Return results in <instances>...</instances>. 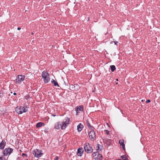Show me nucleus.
<instances>
[{"label":"nucleus","mask_w":160,"mask_h":160,"mask_svg":"<svg viewBox=\"0 0 160 160\" xmlns=\"http://www.w3.org/2000/svg\"><path fill=\"white\" fill-rule=\"evenodd\" d=\"M70 121V119L68 118H66L62 122H59L56 123L55 124L54 128L56 129H59L61 128L62 129H65L67 126L69 122Z\"/></svg>","instance_id":"nucleus-1"},{"label":"nucleus","mask_w":160,"mask_h":160,"mask_svg":"<svg viewBox=\"0 0 160 160\" xmlns=\"http://www.w3.org/2000/svg\"><path fill=\"white\" fill-rule=\"evenodd\" d=\"M42 78H43V81L45 83H48L50 80L49 75L47 72L43 71L42 73Z\"/></svg>","instance_id":"nucleus-2"},{"label":"nucleus","mask_w":160,"mask_h":160,"mask_svg":"<svg viewBox=\"0 0 160 160\" xmlns=\"http://www.w3.org/2000/svg\"><path fill=\"white\" fill-rule=\"evenodd\" d=\"M84 146L85 151L87 153H90L92 152L93 149L90 146V144L89 143H86L84 144Z\"/></svg>","instance_id":"nucleus-3"},{"label":"nucleus","mask_w":160,"mask_h":160,"mask_svg":"<svg viewBox=\"0 0 160 160\" xmlns=\"http://www.w3.org/2000/svg\"><path fill=\"white\" fill-rule=\"evenodd\" d=\"M16 111L18 114H22L23 112H26L27 110L23 107H18L15 109Z\"/></svg>","instance_id":"nucleus-4"},{"label":"nucleus","mask_w":160,"mask_h":160,"mask_svg":"<svg viewBox=\"0 0 160 160\" xmlns=\"http://www.w3.org/2000/svg\"><path fill=\"white\" fill-rule=\"evenodd\" d=\"M42 150L36 149L33 151V154L34 156V157L37 158H39L42 156L43 153L41 152Z\"/></svg>","instance_id":"nucleus-5"},{"label":"nucleus","mask_w":160,"mask_h":160,"mask_svg":"<svg viewBox=\"0 0 160 160\" xmlns=\"http://www.w3.org/2000/svg\"><path fill=\"white\" fill-rule=\"evenodd\" d=\"M92 155L95 160H101L102 159V157L101 154L98 152H93Z\"/></svg>","instance_id":"nucleus-6"},{"label":"nucleus","mask_w":160,"mask_h":160,"mask_svg":"<svg viewBox=\"0 0 160 160\" xmlns=\"http://www.w3.org/2000/svg\"><path fill=\"white\" fill-rule=\"evenodd\" d=\"M89 133V136L91 140H94L95 139V133L93 130H91Z\"/></svg>","instance_id":"nucleus-7"},{"label":"nucleus","mask_w":160,"mask_h":160,"mask_svg":"<svg viewBox=\"0 0 160 160\" xmlns=\"http://www.w3.org/2000/svg\"><path fill=\"white\" fill-rule=\"evenodd\" d=\"M13 151V149L11 148H6L3 151V154L5 156L10 155Z\"/></svg>","instance_id":"nucleus-8"},{"label":"nucleus","mask_w":160,"mask_h":160,"mask_svg":"<svg viewBox=\"0 0 160 160\" xmlns=\"http://www.w3.org/2000/svg\"><path fill=\"white\" fill-rule=\"evenodd\" d=\"M25 78V77L24 76L22 75H19L18 76L16 79V83H20Z\"/></svg>","instance_id":"nucleus-9"},{"label":"nucleus","mask_w":160,"mask_h":160,"mask_svg":"<svg viewBox=\"0 0 160 160\" xmlns=\"http://www.w3.org/2000/svg\"><path fill=\"white\" fill-rule=\"evenodd\" d=\"M84 150L82 148H78L77 152V155L79 156H81L83 153Z\"/></svg>","instance_id":"nucleus-10"},{"label":"nucleus","mask_w":160,"mask_h":160,"mask_svg":"<svg viewBox=\"0 0 160 160\" xmlns=\"http://www.w3.org/2000/svg\"><path fill=\"white\" fill-rule=\"evenodd\" d=\"M77 114V115L78 113H79L80 111H83V107L82 106H80L79 107H78L75 108Z\"/></svg>","instance_id":"nucleus-11"},{"label":"nucleus","mask_w":160,"mask_h":160,"mask_svg":"<svg viewBox=\"0 0 160 160\" xmlns=\"http://www.w3.org/2000/svg\"><path fill=\"white\" fill-rule=\"evenodd\" d=\"M104 142L107 145L109 146L111 143V140L108 139H105L103 140Z\"/></svg>","instance_id":"nucleus-12"},{"label":"nucleus","mask_w":160,"mask_h":160,"mask_svg":"<svg viewBox=\"0 0 160 160\" xmlns=\"http://www.w3.org/2000/svg\"><path fill=\"white\" fill-rule=\"evenodd\" d=\"M119 143L120 145L122 146L123 150H125V145L124 143V140L123 139L120 140L119 141Z\"/></svg>","instance_id":"nucleus-13"},{"label":"nucleus","mask_w":160,"mask_h":160,"mask_svg":"<svg viewBox=\"0 0 160 160\" xmlns=\"http://www.w3.org/2000/svg\"><path fill=\"white\" fill-rule=\"evenodd\" d=\"M83 128V126L81 123L77 126V130L79 132L81 131L82 128Z\"/></svg>","instance_id":"nucleus-14"},{"label":"nucleus","mask_w":160,"mask_h":160,"mask_svg":"<svg viewBox=\"0 0 160 160\" xmlns=\"http://www.w3.org/2000/svg\"><path fill=\"white\" fill-rule=\"evenodd\" d=\"M6 142L5 141L2 140L0 143V149H3L5 146V145Z\"/></svg>","instance_id":"nucleus-15"},{"label":"nucleus","mask_w":160,"mask_h":160,"mask_svg":"<svg viewBox=\"0 0 160 160\" xmlns=\"http://www.w3.org/2000/svg\"><path fill=\"white\" fill-rule=\"evenodd\" d=\"M44 125V123L41 122L37 123L36 125V127L38 128L41 127Z\"/></svg>","instance_id":"nucleus-16"},{"label":"nucleus","mask_w":160,"mask_h":160,"mask_svg":"<svg viewBox=\"0 0 160 160\" xmlns=\"http://www.w3.org/2000/svg\"><path fill=\"white\" fill-rule=\"evenodd\" d=\"M86 122L87 125L89 128V129L91 130H93V129L94 128V127L91 125L90 123L87 120Z\"/></svg>","instance_id":"nucleus-17"},{"label":"nucleus","mask_w":160,"mask_h":160,"mask_svg":"<svg viewBox=\"0 0 160 160\" xmlns=\"http://www.w3.org/2000/svg\"><path fill=\"white\" fill-rule=\"evenodd\" d=\"M52 83L54 84L55 86H57L58 87H59V85L58 84L57 82L55 80L52 79V81H51Z\"/></svg>","instance_id":"nucleus-18"},{"label":"nucleus","mask_w":160,"mask_h":160,"mask_svg":"<svg viewBox=\"0 0 160 160\" xmlns=\"http://www.w3.org/2000/svg\"><path fill=\"white\" fill-rule=\"evenodd\" d=\"M111 70L112 72H113L116 69V67L114 65H112L110 66Z\"/></svg>","instance_id":"nucleus-19"},{"label":"nucleus","mask_w":160,"mask_h":160,"mask_svg":"<svg viewBox=\"0 0 160 160\" xmlns=\"http://www.w3.org/2000/svg\"><path fill=\"white\" fill-rule=\"evenodd\" d=\"M104 132H105L106 134H107V135L109 134V131L108 130H105L104 131Z\"/></svg>","instance_id":"nucleus-20"},{"label":"nucleus","mask_w":160,"mask_h":160,"mask_svg":"<svg viewBox=\"0 0 160 160\" xmlns=\"http://www.w3.org/2000/svg\"><path fill=\"white\" fill-rule=\"evenodd\" d=\"M121 158L122 159H123V160H125V159H127L126 158V156L125 155H123L121 156Z\"/></svg>","instance_id":"nucleus-21"},{"label":"nucleus","mask_w":160,"mask_h":160,"mask_svg":"<svg viewBox=\"0 0 160 160\" xmlns=\"http://www.w3.org/2000/svg\"><path fill=\"white\" fill-rule=\"evenodd\" d=\"M97 149H98V150H101V149H100V147H99V144H97Z\"/></svg>","instance_id":"nucleus-22"},{"label":"nucleus","mask_w":160,"mask_h":160,"mask_svg":"<svg viewBox=\"0 0 160 160\" xmlns=\"http://www.w3.org/2000/svg\"><path fill=\"white\" fill-rule=\"evenodd\" d=\"M22 157H24V156H27V155L26 154H25V153H23L22 154Z\"/></svg>","instance_id":"nucleus-23"},{"label":"nucleus","mask_w":160,"mask_h":160,"mask_svg":"<svg viewBox=\"0 0 160 160\" xmlns=\"http://www.w3.org/2000/svg\"><path fill=\"white\" fill-rule=\"evenodd\" d=\"M54 160H58V156H56L55 157Z\"/></svg>","instance_id":"nucleus-24"},{"label":"nucleus","mask_w":160,"mask_h":160,"mask_svg":"<svg viewBox=\"0 0 160 160\" xmlns=\"http://www.w3.org/2000/svg\"><path fill=\"white\" fill-rule=\"evenodd\" d=\"M0 160H5V159L2 157H0Z\"/></svg>","instance_id":"nucleus-25"},{"label":"nucleus","mask_w":160,"mask_h":160,"mask_svg":"<svg viewBox=\"0 0 160 160\" xmlns=\"http://www.w3.org/2000/svg\"><path fill=\"white\" fill-rule=\"evenodd\" d=\"M150 102V100L149 99L147 100V101H146V103H147L149 102Z\"/></svg>","instance_id":"nucleus-26"},{"label":"nucleus","mask_w":160,"mask_h":160,"mask_svg":"<svg viewBox=\"0 0 160 160\" xmlns=\"http://www.w3.org/2000/svg\"><path fill=\"white\" fill-rule=\"evenodd\" d=\"M118 42L116 41H114V43L116 45H117V43H118Z\"/></svg>","instance_id":"nucleus-27"},{"label":"nucleus","mask_w":160,"mask_h":160,"mask_svg":"<svg viewBox=\"0 0 160 160\" xmlns=\"http://www.w3.org/2000/svg\"><path fill=\"white\" fill-rule=\"evenodd\" d=\"M21 29V28H20V27H18V30H20Z\"/></svg>","instance_id":"nucleus-28"},{"label":"nucleus","mask_w":160,"mask_h":160,"mask_svg":"<svg viewBox=\"0 0 160 160\" xmlns=\"http://www.w3.org/2000/svg\"><path fill=\"white\" fill-rule=\"evenodd\" d=\"M13 95H16V93H15V92H14V93H13Z\"/></svg>","instance_id":"nucleus-29"},{"label":"nucleus","mask_w":160,"mask_h":160,"mask_svg":"<svg viewBox=\"0 0 160 160\" xmlns=\"http://www.w3.org/2000/svg\"><path fill=\"white\" fill-rule=\"evenodd\" d=\"M52 116H56V115H54L53 114V115H52Z\"/></svg>","instance_id":"nucleus-30"},{"label":"nucleus","mask_w":160,"mask_h":160,"mask_svg":"<svg viewBox=\"0 0 160 160\" xmlns=\"http://www.w3.org/2000/svg\"><path fill=\"white\" fill-rule=\"evenodd\" d=\"M31 34H32V35H33V32H32L31 33Z\"/></svg>","instance_id":"nucleus-31"},{"label":"nucleus","mask_w":160,"mask_h":160,"mask_svg":"<svg viewBox=\"0 0 160 160\" xmlns=\"http://www.w3.org/2000/svg\"><path fill=\"white\" fill-rule=\"evenodd\" d=\"M141 101H142V102H143V100H142Z\"/></svg>","instance_id":"nucleus-32"},{"label":"nucleus","mask_w":160,"mask_h":160,"mask_svg":"<svg viewBox=\"0 0 160 160\" xmlns=\"http://www.w3.org/2000/svg\"><path fill=\"white\" fill-rule=\"evenodd\" d=\"M116 80H117V81H118V79H117Z\"/></svg>","instance_id":"nucleus-33"}]
</instances>
